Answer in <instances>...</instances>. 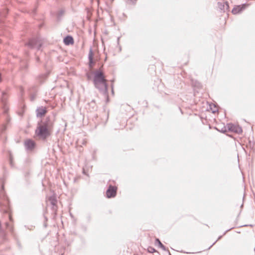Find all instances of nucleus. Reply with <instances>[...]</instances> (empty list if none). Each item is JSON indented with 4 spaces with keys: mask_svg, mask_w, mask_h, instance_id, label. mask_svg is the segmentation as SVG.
<instances>
[{
    "mask_svg": "<svg viewBox=\"0 0 255 255\" xmlns=\"http://www.w3.org/2000/svg\"><path fill=\"white\" fill-rule=\"evenodd\" d=\"M24 144L27 150H31L34 148L35 143L33 140L31 139H27L25 141Z\"/></svg>",
    "mask_w": 255,
    "mask_h": 255,
    "instance_id": "9",
    "label": "nucleus"
},
{
    "mask_svg": "<svg viewBox=\"0 0 255 255\" xmlns=\"http://www.w3.org/2000/svg\"><path fill=\"white\" fill-rule=\"evenodd\" d=\"M247 6L248 5L246 4L237 5L233 8L232 12L234 14H238L243 11L247 7Z\"/></svg>",
    "mask_w": 255,
    "mask_h": 255,
    "instance_id": "7",
    "label": "nucleus"
},
{
    "mask_svg": "<svg viewBox=\"0 0 255 255\" xmlns=\"http://www.w3.org/2000/svg\"><path fill=\"white\" fill-rule=\"evenodd\" d=\"M104 73L100 70L94 72V84L96 88L99 89L103 94L106 95L108 93V87Z\"/></svg>",
    "mask_w": 255,
    "mask_h": 255,
    "instance_id": "2",
    "label": "nucleus"
},
{
    "mask_svg": "<svg viewBox=\"0 0 255 255\" xmlns=\"http://www.w3.org/2000/svg\"><path fill=\"white\" fill-rule=\"evenodd\" d=\"M64 13V10H60L59 12H58V15L59 16H62L63 15Z\"/></svg>",
    "mask_w": 255,
    "mask_h": 255,
    "instance_id": "19",
    "label": "nucleus"
},
{
    "mask_svg": "<svg viewBox=\"0 0 255 255\" xmlns=\"http://www.w3.org/2000/svg\"><path fill=\"white\" fill-rule=\"evenodd\" d=\"M225 128H226L225 130H222L223 132H226L227 131L226 128H227L228 130L229 131L237 132V133H239L242 131V128H241L237 127L236 126H235L234 125H233L232 124H228L227 125V126L225 127Z\"/></svg>",
    "mask_w": 255,
    "mask_h": 255,
    "instance_id": "6",
    "label": "nucleus"
},
{
    "mask_svg": "<svg viewBox=\"0 0 255 255\" xmlns=\"http://www.w3.org/2000/svg\"><path fill=\"white\" fill-rule=\"evenodd\" d=\"M35 98V95L34 94H32L30 96L31 101H34Z\"/></svg>",
    "mask_w": 255,
    "mask_h": 255,
    "instance_id": "20",
    "label": "nucleus"
},
{
    "mask_svg": "<svg viewBox=\"0 0 255 255\" xmlns=\"http://www.w3.org/2000/svg\"><path fill=\"white\" fill-rule=\"evenodd\" d=\"M156 242L158 243V244H159V246L162 248L164 250H165V246L160 242V241H159V240L158 239H156Z\"/></svg>",
    "mask_w": 255,
    "mask_h": 255,
    "instance_id": "14",
    "label": "nucleus"
},
{
    "mask_svg": "<svg viewBox=\"0 0 255 255\" xmlns=\"http://www.w3.org/2000/svg\"><path fill=\"white\" fill-rule=\"evenodd\" d=\"M36 116L37 117H41L44 116L47 113V110L45 107H38L36 111Z\"/></svg>",
    "mask_w": 255,
    "mask_h": 255,
    "instance_id": "8",
    "label": "nucleus"
},
{
    "mask_svg": "<svg viewBox=\"0 0 255 255\" xmlns=\"http://www.w3.org/2000/svg\"><path fill=\"white\" fill-rule=\"evenodd\" d=\"M5 225H6V227L8 229H9L10 231H11V232L12 231V230H13L12 228V227L11 226H10V225L8 223H5Z\"/></svg>",
    "mask_w": 255,
    "mask_h": 255,
    "instance_id": "17",
    "label": "nucleus"
},
{
    "mask_svg": "<svg viewBox=\"0 0 255 255\" xmlns=\"http://www.w3.org/2000/svg\"><path fill=\"white\" fill-rule=\"evenodd\" d=\"M8 206V201L7 197L5 195L3 185H1L0 187V207H4L3 210H6Z\"/></svg>",
    "mask_w": 255,
    "mask_h": 255,
    "instance_id": "3",
    "label": "nucleus"
},
{
    "mask_svg": "<svg viewBox=\"0 0 255 255\" xmlns=\"http://www.w3.org/2000/svg\"><path fill=\"white\" fill-rule=\"evenodd\" d=\"M9 218L10 220L11 221V217L10 215L9 216Z\"/></svg>",
    "mask_w": 255,
    "mask_h": 255,
    "instance_id": "23",
    "label": "nucleus"
},
{
    "mask_svg": "<svg viewBox=\"0 0 255 255\" xmlns=\"http://www.w3.org/2000/svg\"><path fill=\"white\" fill-rule=\"evenodd\" d=\"M117 188L112 185H110L106 191V196L108 198H113L116 196Z\"/></svg>",
    "mask_w": 255,
    "mask_h": 255,
    "instance_id": "5",
    "label": "nucleus"
},
{
    "mask_svg": "<svg viewBox=\"0 0 255 255\" xmlns=\"http://www.w3.org/2000/svg\"><path fill=\"white\" fill-rule=\"evenodd\" d=\"M93 56H94V53H93V50H92V48H90L89 52V54H88V58H89V67L90 68H92L93 67V64L94 63V62L93 61Z\"/></svg>",
    "mask_w": 255,
    "mask_h": 255,
    "instance_id": "11",
    "label": "nucleus"
},
{
    "mask_svg": "<svg viewBox=\"0 0 255 255\" xmlns=\"http://www.w3.org/2000/svg\"><path fill=\"white\" fill-rule=\"evenodd\" d=\"M136 0H126L127 3L129 4H133L135 2Z\"/></svg>",
    "mask_w": 255,
    "mask_h": 255,
    "instance_id": "16",
    "label": "nucleus"
},
{
    "mask_svg": "<svg viewBox=\"0 0 255 255\" xmlns=\"http://www.w3.org/2000/svg\"><path fill=\"white\" fill-rule=\"evenodd\" d=\"M48 200L52 206L57 205V201L55 196L50 197Z\"/></svg>",
    "mask_w": 255,
    "mask_h": 255,
    "instance_id": "13",
    "label": "nucleus"
},
{
    "mask_svg": "<svg viewBox=\"0 0 255 255\" xmlns=\"http://www.w3.org/2000/svg\"><path fill=\"white\" fill-rule=\"evenodd\" d=\"M42 44V42L39 38H33L30 39L25 45L30 48L39 50Z\"/></svg>",
    "mask_w": 255,
    "mask_h": 255,
    "instance_id": "4",
    "label": "nucleus"
},
{
    "mask_svg": "<svg viewBox=\"0 0 255 255\" xmlns=\"http://www.w3.org/2000/svg\"><path fill=\"white\" fill-rule=\"evenodd\" d=\"M52 210L53 211H54V212H55L56 213V212L57 211V205H52Z\"/></svg>",
    "mask_w": 255,
    "mask_h": 255,
    "instance_id": "18",
    "label": "nucleus"
},
{
    "mask_svg": "<svg viewBox=\"0 0 255 255\" xmlns=\"http://www.w3.org/2000/svg\"><path fill=\"white\" fill-rule=\"evenodd\" d=\"M64 43L67 45L72 44L74 43V40L72 36H67L64 39Z\"/></svg>",
    "mask_w": 255,
    "mask_h": 255,
    "instance_id": "12",
    "label": "nucleus"
},
{
    "mask_svg": "<svg viewBox=\"0 0 255 255\" xmlns=\"http://www.w3.org/2000/svg\"><path fill=\"white\" fill-rule=\"evenodd\" d=\"M218 7L222 11L225 12L226 11L228 10L229 8V5L228 2H218Z\"/></svg>",
    "mask_w": 255,
    "mask_h": 255,
    "instance_id": "10",
    "label": "nucleus"
},
{
    "mask_svg": "<svg viewBox=\"0 0 255 255\" xmlns=\"http://www.w3.org/2000/svg\"><path fill=\"white\" fill-rule=\"evenodd\" d=\"M53 123L49 117L38 123L35 130V136L39 139L45 140L51 133Z\"/></svg>",
    "mask_w": 255,
    "mask_h": 255,
    "instance_id": "1",
    "label": "nucleus"
},
{
    "mask_svg": "<svg viewBox=\"0 0 255 255\" xmlns=\"http://www.w3.org/2000/svg\"><path fill=\"white\" fill-rule=\"evenodd\" d=\"M148 252L150 253H153L156 252V251L154 248H153L152 247H149L148 248Z\"/></svg>",
    "mask_w": 255,
    "mask_h": 255,
    "instance_id": "15",
    "label": "nucleus"
},
{
    "mask_svg": "<svg viewBox=\"0 0 255 255\" xmlns=\"http://www.w3.org/2000/svg\"><path fill=\"white\" fill-rule=\"evenodd\" d=\"M6 95V94L5 93H2V100L3 101L4 99V96L5 95Z\"/></svg>",
    "mask_w": 255,
    "mask_h": 255,
    "instance_id": "22",
    "label": "nucleus"
},
{
    "mask_svg": "<svg viewBox=\"0 0 255 255\" xmlns=\"http://www.w3.org/2000/svg\"><path fill=\"white\" fill-rule=\"evenodd\" d=\"M36 61L37 62H40V59L38 57H36Z\"/></svg>",
    "mask_w": 255,
    "mask_h": 255,
    "instance_id": "21",
    "label": "nucleus"
}]
</instances>
